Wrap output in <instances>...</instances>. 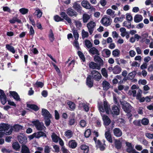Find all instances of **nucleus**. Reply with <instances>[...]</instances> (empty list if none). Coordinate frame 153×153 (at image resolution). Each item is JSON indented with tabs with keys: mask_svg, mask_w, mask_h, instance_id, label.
I'll return each instance as SVG.
<instances>
[{
	"mask_svg": "<svg viewBox=\"0 0 153 153\" xmlns=\"http://www.w3.org/2000/svg\"><path fill=\"white\" fill-rule=\"evenodd\" d=\"M10 125H1L0 126V138L2 137L4 135L10 134L12 131L11 127Z\"/></svg>",
	"mask_w": 153,
	"mask_h": 153,
	"instance_id": "nucleus-1",
	"label": "nucleus"
},
{
	"mask_svg": "<svg viewBox=\"0 0 153 153\" xmlns=\"http://www.w3.org/2000/svg\"><path fill=\"white\" fill-rule=\"evenodd\" d=\"M91 76L89 75L87 78L86 84L89 88H91L93 86V79H95L96 77V71L94 70L91 72Z\"/></svg>",
	"mask_w": 153,
	"mask_h": 153,
	"instance_id": "nucleus-2",
	"label": "nucleus"
},
{
	"mask_svg": "<svg viewBox=\"0 0 153 153\" xmlns=\"http://www.w3.org/2000/svg\"><path fill=\"white\" fill-rule=\"evenodd\" d=\"M99 109L100 112H104L105 111L107 114H109L110 111V108L108 105L107 102L106 101H104L103 106L102 105H99Z\"/></svg>",
	"mask_w": 153,
	"mask_h": 153,
	"instance_id": "nucleus-3",
	"label": "nucleus"
},
{
	"mask_svg": "<svg viewBox=\"0 0 153 153\" xmlns=\"http://www.w3.org/2000/svg\"><path fill=\"white\" fill-rule=\"evenodd\" d=\"M96 69L99 70L100 67L103 65V61L101 58L97 55H99L98 50L96 49Z\"/></svg>",
	"mask_w": 153,
	"mask_h": 153,
	"instance_id": "nucleus-4",
	"label": "nucleus"
},
{
	"mask_svg": "<svg viewBox=\"0 0 153 153\" xmlns=\"http://www.w3.org/2000/svg\"><path fill=\"white\" fill-rule=\"evenodd\" d=\"M107 131L105 132V137L107 140L110 143H112V137L110 132V128H108L109 125H105Z\"/></svg>",
	"mask_w": 153,
	"mask_h": 153,
	"instance_id": "nucleus-5",
	"label": "nucleus"
},
{
	"mask_svg": "<svg viewBox=\"0 0 153 153\" xmlns=\"http://www.w3.org/2000/svg\"><path fill=\"white\" fill-rule=\"evenodd\" d=\"M111 20L108 16L103 17L101 20V22L105 26H108L110 25L111 23Z\"/></svg>",
	"mask_w": 153,
	"mask_h": 153,
	"instance_id": "nucleus-6",
	"label": "nucleus"
},
{
	"mask_svg": "<svg viewBox=\"0 0 153 153\" xmlns=\"http://www.w3.org/2000/svg\"><path fill=\"white\" fill-rule=\"evenodd\" d=\"M122 108L126 112H131L132 107L129 103L125 101L122 103Z\"/></svg>",
	"mask_w": 153,
	"mask_h": 153,
	"instance_id": "nucleus-7",
	"label": "nucleus"
},
{
	"mask_svg": "<svg viewBox=\"0 0 153 153\" xmlns=\"http://www.w3.org/2000/svg\"><path fill=\"white\" fill-rule=\"evenodd\" d=\"M0 99L1 103L4 105L7 102V99L4 91L0 89Z\"/></svg>",
	"mask_w": 153,
	"mask_h": 153,
	"instance_id": "nucleus-8",
	"label": "nucleus"
},
{
	"mask_svg": "<svg viewBox=\"0 0 153 153\" xmlns=\"http://www.w3.org/2000/svg\"><path fill=\"white\" fill-rule=\"evenodd\" d=\"M18 139L19 142L23 145L25 144L27 142V137L23 134L22 135L19 136Z\"/></svg>",
	"mask_w": 153,
	"mask_h": 153,
	"instance_id": "nucleus-9",
	"label": "nucleus"
},
{
	"mask_svg": "<svg viewBox=\"0 0 153 153\" xmlns=\"http://www.w3.org/2000/svg\"><path fill=\"white\" fill-rule=\"evenodd\" d=\"M95 25L96 24L95 22L92 21H91L87 24V27L90 34H91L92 33L94 28Z\"/></svg>",
	"mask_w": 153,
	"mask_h": 153,
	"instance_id": "nucleus-10",
	"label": "nucleus"
},
{
	"mask_svg": "<svg viewBox=\"0 0 153 153\" xmlns=\"http://www.w3.org/2000/svg\"><path fill=\"white\" fill-rule=\"evenodd\" d=\"M79 107L80 109L83 108L86 111H88L89 110L88 104L83 102H80L79 105Z\"/></svg>",
	"mask_w": 153,
	"mask_h": 153,
	"instance_id": "nucleus-11",
	"label": "nucleus"
},
{
	"mask_svg": "<svg viewBox=\"0 0 153 153\" xmlns=\"http://www.w3.org/2000/svg\"><path fill=\"white\" fill-rule=\"evenodd\" d=\"M114 144L115 148L117 150L120 149L122 146V143L119 139H115Z\"/></svg>",
	"mask_w": 153,
	"mask_h": 153,
	"instance_id": "nucleus-12",
	"label": "nucleus"
},
{
	"mask_svg": "<svg viewBox=\"0 0 153 153\" xmlns=\"http://www.w3.org/2000/svg\"><path fill=\"white\" fill-rule=\"evenodd\" d=\"M42 114L44 117V118L52 117V115L50 114L49 112L47 110L45 109H42Z\"/></svg>",
	"mask_w": 153,
	"mask_h": 153,
	"instance_id": "nucleus-13",
	"label": "nucleus"
},
{
	"mask_svg": "<svg viewBox=\"0 0 153 153\" xmlns=\"http://www.w3.org/2000/svg\"><path fill=\"white\" fill-rule=\"evenodd\" d=\"M111 113L113 115H118L120 113V110L116 105H114L111 111Z\"/></svg>",
	"mask_w": 153,
	"mask_h": 153,
	"instance_id": "nucleus-14",
	"label": "nucleus"
},
{
	"mask_svg": "<svg viewBox=\"0 0 153 153\" xmlns=\"http://www.w3.org/2000/svg\"><path fill=\"white\" fill-rule=\"evenodd\" d=\"M10 94L14 98V99L16 101H20L21 99L19 96L18 94L15 91H10Z\"/></svg>",
	"mask_w": 153,
	"mask_h": 153,
	"instance_id": "nucleus-15",
	"label": "nucleus"
},
{
	"mask_svg": "<svg viewBox=\"0 0 153 153\" xmlns=\"http://www.w3.org/2000/svg\"><path fill=\"white\" fill-rule=\"evenodd\" d=\"M114 135L117 137H119L122 136V132L119 128H115L113 130Z\"/></svg>",
	"mask_w": 153,
	"mask_h": 153,
	"instance_id": "nucleus-16",
	"label": "nucleus"
},
{
	"mask_svg": "<svg viewBox=\"0 0 153 153\" xmlns=\"http://www.w3.org/2000/svg\"><path fill=\"white\" fill-rule=\"evenodd\" d=\"M121 71V68L118 65H116L113 67V73L114 74H120Z\"/></svg>",
	"mask_w": 153,
	"mask_h": 153,
	"instance_id": "nucleus-17",
	"label": "nucleus"
},
{
	"mask_svg": "<svg viewBox=\"0 0 153 153\" xmlns=\"http://www.w3.org/2000/svg\"><path fill=\"white\" fill-rule=\"evenodd\" d=\"M102 53V56L106 57H109L111 53L110 51L107 49H104Z\"/></svg>",
	"mask_w": 153,
	"mask_h": 153,
	"instance_id": "nucleus-18",
	"label": "nucleus"
},
{
	"mask_svg": "<svg viewBox=\"0 0 153 153\" xmlns=\"http://www.w3.org/2000/svg\"><path fill=\"white\" fill-rule=\"evenodd\" d=\"M60 15L61 17L63 18V19H65L69 23L71 24V19L68 17L67 15L65 12H61L60 13Z\"/></svg>",
	"mask_w": 153,
	"mask_h": 153,
	"instance_id": "nucleus-19",
	"label": "nucleus"
},
{
	"mask_svg": "<svg viewBox=\"0 0 153 153\" xmlns=\"http://www.w3.org/2000/svg\"><path fill=\"white\" fill-rule=\"evenodd\" d=\"M82 7L86 9H89L91 8V4L87 0H84L81 3Z\"/></svg>",
	"mask_w": 153,
	"mask_h": 153,
	"instance_id": "nucleus-20",
	"label": "nucleus"
},
{
	"mask_svg": "<svg viewBox=\"0 0 153 153\" xmlns=\"http://www.w3.org/2000/svg\"><path fill=\"white\" fill-rule=\"evenodd\" d=\"M103 89L105 90H108L110 87L111 85L109 83L106 81H104L102 83Z\"/></svg>",
	"mask_w": 153,
	"mask_h": 153,
	"instance_id": "nucleus-21",
	"label": "nucleus"
},
{
	"mask_svg": "<svg viewBox=\"0 0 153 153\" xmlns=\"http://www.w3.org/2000/svg\"><path fill=\"white\" fill-rule=\"evenodd\" d=\"M68 145L70 148L75 149L76 147L77 144L75 140H72L69 142Z\"/></svg>",
	"mask_w": 153,
	"mask_h": 153,
	"instance_id": "nucleus-22",
	"label": "nucleus"
},
{
	"mask_svg": "<svg viewBox=\"0 0 153 153\" xmlns=\"http://www.w3.org/2000/svg\"><path fill=\"white\" fill-rule=\"evenodd\" d=\"M143 19L142 16L139 14L136 15L134 18V21L136 23H138L141 21Z\"/></svg>",
	"mask_w": 153,
	"mask_h": 153,
	"instance_id": "nucleus-23",
	"label": "nucleus"
},
{
	"mask_svg": "<svg viewBox=\"0 0 153 153\" xmlns=\"http://www.w3.org/2000/svg\"><path fill=\"white\" fill-rule=\"evenodd\" d=\"M102 119L105 124H109L111 123V120L106 115H104L102 116Z\"/></svg>",
	"mask_w": 153,
	"mask_h": 153,
	"instance_id": "nucleus-24",
	"label": "nucleus"
},
{
	"mask_svg": "<svg viewBox=\"0 0 153 153\" xmlns=\"http://www.w3.org/2000/svg\"><path fill=\"white\" fill-rule=\"evenodd\" d=\"M123 26L127 27L128 29L130 28H133L134 27V26L133 25H131V23L130 21H125L123 23Z\"/></svg>",
	"mask_w": 153,
	"mask_h": 153,
	"instance_id": "nucleus-25",
	"label": "nucleus"
},
{
	"mask_svg": "<svg viewBox=\"0 0 153 153\" xmlns=\"http://www.w3.org/2000/svg\"><path fill=\"white\" fill-rule=\"evenodd\" d=\"M35 138H39L42 136H46L45 134L42 131H39L33 133Z\"/></svg>",
	"mask_w": 153,
	"mask_h": 153,
	"instance_id": "nucleus-26",
	"label": "nucleus"
},
{
	"mask_svg": "<svg viewBox=\"0 0 153 153\" xmlns=\"http://www.w3.org/2000/svg\"><path fill=\"white\" fill-rule=\"evenodd\" d=\"M73 134V132L70 130H68L65 131V135L67 138H70L71 137Z\"/></svg>",
	"mask_w": 153,
	"mask_h": 153,
	"instance_id": "nucleus-27",
	"label": "nucleus"
},
{
	"mask_svg": "<svg viewBox=\"0 0 153 153\" xmlns=\"http://www.w3.org/2000/svg\"><path fill=\"white\" fill-rule=\"evenodd\" d=\"M81 149L83 151L84 153H88L89 150V147L85 145H82L80 146Z\"/></svg>",
	"mask_w": 153,
	"mask_h": 153,
	"instance_id": "nucleus-28",
	"label": "nucleus"
},
{
	"mask_svg": "<svg viewBox=\"0 0 153 153\" xmlns=\"http://www.w3.org/2000/svg\"><path fill=\"white\" fill-rule=\"evenodd\" d=\"M51 137L53 141L56 143H57L58 142L60 138L56 134L54 133H53L52 134Z\"/></svg>",
	"mask_w": 153,
	"mask_h": 153,
	"instance_id": "nucleus-29",
	"label": "nucleus"
},
{
	"mask_svg": "<svg viewBox=\"0 0 153 153\" xmlns=\"http://www.w3.org/2000/svg\"><path fill=\"white\" fill-rule=\"evenodd\" d=\"M67 13L68 15L71 16H76V13L71 8H68L67 10Z\"/></svg>",
	"mask_w": 153,
	"mask_h": 153,
	"instance_id": "nucleus-30",
	"label": "nucleus"
},
{
	"mask_svg": "<svg viewBox=\"0 0 153 153\" xmlns=\"http://www.w3.org/2000/svg\"><path fill=\"white\" fill-rule=\"evenodd\" d=\"M126 151L128 153H139L134 149V147L133 146L127 148L126 149Z\"/></svg>",
	"mask_w": 153,
	"mask_h": 153,
	"instance_id": "nucleus-31",
	"label": "nucleus"
},
{
	"mask_svg": "<svg viewBox=\"0 0 153 153\" xmlns=\"http://www.w3.org/2000/svg\"><path fill=\"white\" fill-rule=\"evenodd\" d=\"M97 147L99 148L100 150L101 151H102L105 149V147L103 146V145H102V143L99 140H97Z\"/></svg>",
	"mask_w": 153,
	"mask_h": 153,
	"instance_id": "nucleus-32",
	"label": "nucleus"
},
{
	"mask_svg": "<svg viewBox=\"0 0 153 153\" xmlns=\"http://www.w3.org/2000/svg\"><path fill=\"white\" fill-rule=\"evenodd\" d=\"M6 48L7 50L13 53H15V50L14 47L10 45L9 44H7L6 45Z\"/></svg>",
	"mask_w": 153,
	"mask_h": 153,
	"instance_id": "nucleus-33",
	"label": "nucleus"
},
{
	"mask_svg": "<svg viewBox=\"0 0 153 153\" xmlns=\"http://www.w3.org/2000/svg\"><path fill=\"white\" fill-rule=\"evenodd\" d=\"M36 11L34 14L37 16L38 18H40L42 15V12L41 10L38 8H36Z\"/></svg>",
	"mask_w": 153,
	"mask_h": 153,
	"instance_id": "nucleus-34",
	"label": "nucleus"
},
{
	"mask_svg": "<svg viewBox=\"0 0 153 153\" xmlns=\"http://www.w3.org/2000/svg\"><path fill=\"white\" fill-rule=\"evenodd\" d=\"M21 152L22 153H30L28 148L25 145L22 146Z\"/></svg>",
	"mask_w": 153,
	"mask_h": 153,
	"instance_id": "nucleus-35",
	"label": "nucleus"
},
{
	"mask_svg": "<svg viewBox=\"0 0 153 153\" xmlns=\"http://www.w3.org/2000/svg\"><path fill=\"white\" fill-rule=\"evenodd\" d=\"M106 14L110 16L112 18H114L115 16V12L113 11L111 9H108L106 11Z\"/></svg>",
	"mask_w": 153,
	"mask_h": 153,
	"instance_id": "nucleus-36",
	"label": "nucleus"
},
{
	"mask_svg": "<svg viewBox=\"0 0 153 153\" xmlns=\"http://www.w3.org/2000/svg\"><path fill=\"white\" fill-rule=\"evenodd\" d=\"M125 18V16L123 15H121L120 17H116L114 20V22L115 23H117L119 22H122Z\"/></svg>",
	"mask_w": 153,
	"mask_h": 153,
	"instance_id": "nucleus-37",
	"label": "nucleus"
},
{
	"mask_svg": "<svg viewBox=\"0 0 153 153\" xmlns=\"http://www.w3.org/2000/svg\"><path fill=\"white\" fill-rule=\"evenodd\" d=\"M73 7L74 9L78 11H79L81 10V7L80 5L78 4L77 2H75L74 3Z\"/></svg>",
	"mask_w": 153,
	"mask_h": 153,
	"instance_id": "nucleus-38",
	"label": "nucleus"
},
{
	"mask_svg": "<svg viewBox=\"0 0 153 153\" xmlns=\"http://www.w3.org/2000/svg\"><path fill=\"white\" fill-rule=\"evenodd\" d=\"M120 51L118 49H116L112 52V55L114 57H117L119 56Z\"/></svg>",
	"mask_w": 153,
	"mask_h": 153,
	"instance_id": "nucleus-39",
	"label": "nucleus"
},
{
	"mask_svg": "<svg viewBox=\"0 0 153 153\" xmlns=\"http://www.w3.org/2000/svg\"><path fill=\"white\" fill-rule=\"evenodd\" d=\"M67 104L70 108V110H73L75 109V105L74 102L69 101L68 102Z\"/></svg>",
	"mask_w": 153,
	"mask_h": 153,
	"instance_id": "nucleus-40",
	"label": "nucleus"
},
{
	"mask_svg": "<svg viewBox=\"0 0 153 153\" xmlns=\"http://www.w3.org/2000/svg\"><path fill=\"white\" fill-rule=\"evenodd\" d=\"M72 32L75 39L77 40L79 37V35L76 30L74 28L72 29Z\"/></svg>",
	"mask_w": 153,
	"mask_h": 153,
	"instance_id": "nucleus-41",
	"label": "nucleus"
},
{
	"mask_svg": "<svg viewBox=\"0 0 153 153\" xmlns=\"http://www.w3.org/2000/svg\"><path fill=\"white\" fill-rule=\"evenodd\" d=\"M27 106L35 111H37L39 109L38 107L35 105L27 104Z\"/></svg>",
	"mask_w": 153,
	"mask_h": 153,
	"instance_id": "nucleus-42",
	"label": "nucleus"
},
{
	"mask_svg": "<svg viewBox=\"0 0 153 153\" xmlns=\"http://www.w3.org/2000/svg\"><path fill=\"white\" fill-rule=\"evenodd\" d=\"M27 28L29 29V34L30 35L33 36L35 33V31L33 27L27 24Z\"/></svg>",
	"mask_w": 153,
	"mask_h": 153,
	"instance_id": "nucleus-43",
	"label": "nucleus"
},
{
	"mask_svg": "<svg viewBox=\"0 0 153 153\" xmlns=\"http://www.w3.org/2000/svg\"><path fill=\"white\" fill-rule=\"evenodd\" d=\"M13 149L16 151H18L20 148V146L18 142H14L12 145Z\"/></svg>",
	"mask_w": 153,
	"mask_h": 153,
	"instance_id": "nucleus-44",
	"label": "nucleus"
},
{
	"mask_svg": "<svg viewBox=\"0 0 153 153\" xmlns=\"http://www.w3.org/2000/svg\"><path fill=\"white\" fill-rule=\"evenodd\" d=\"M44 85V84L43 82L37 81L34 85L35 87L42 88L43 86Z\"/></svg>",
	"mask_w": 153,
	"mask_h": 153,
	"instance_id": "nucleus-45",
	"label": "nucleus"
},
{
	"mask_svg": "<svg viewBox=\"0 0 153 153\" xmlns=\"http://www.w3.org/2000/svg\"><path fill=\"white\" fill-rule=\"evenodd\" d=\"M90 16L88 15L87 14H84L83 16V20L84 22L85 23L87 22L90 19Z\"/></svg>",
	"mask_w": 153,
	"mask_h": 153,
	"instance_id": "nucleus-46",
	"label": "nucleus"
},
{
	"mask_svg": "<svg viewBox=\"0 0 153 153\" xmlns=\"http://www.w3.org/2000/svg\"><path fill=\"white\" fill-rule=\"evenodd\" d=\"M19 11L22 14L25 15L28 13V10L27 9L23 8L20 9Z\"/></svg>",
	"mask_w": 153,
	"mask_h": 153,
	"instance_id": "nucleus-47",
	"label": "nucleus"
},
{
	"mask_svg": "<svg viewBox=\"0 0 153 153\" xmlns=\"http://www.w3.org/2000/svg\"><path fill=\"white\" fill-rule=\"evenodd\" d=\"M77 53L81 59H82L83 62H85V58L83 53L79 51H78Z\"/></svg>",
	"mask_w": 153,
	"mask_h": 153,
	"instance_id": "nucleus-48",
	"label": "nucleus"
},
{
	"mask_svg": "<svg viewBox=\"0 0 153 153\" xmlns=\"http://www.w3.org/2000/svg\"><path fill=\"white\" fill-rule=\"evenodd\" d=\"M88 65L90 69H94L96 68V63L93 62H90Z\"/></svg>",
	"mask_w": 153,
	"mask_h": 153,
	"instance_id": "nucleus-49",
	"label": "nucleus"
},
{
	"mask_svg": "<svg viewBox=\"0 0 153 153\" xmlns=\"http://www.w3.org/2000/svg\"><path fill=\"white\" fill-rule=\"evenodd\" d=\"M85 46L88 48H90L92 46V44L91 42L88 40H86L85 41Z\"/></svg>",
	"mask_w": 153,
	"mask_h": 153,
	"instance_id": "nucleus-50",
	"label": "nucleus"
},
{
	"mask_svg": "<svg viewBox=\"0 0 153 153\" xmlns=\"http://www.w3.org/2000/svg\"><path fill=\"white\" fill-rule=\"evenodd\" d=\"M82 39H84L88 37V33L87 32H86L84 30H82Z\"/></svg>",
	"mask_w": 153,
	"mask_h": 153,
	"instance_id": "nucleus-51",
	"label": "nucleus"
},
{
	"mask_svg": "<svg viewBox=\"0 0 153 153\" xmlns=\"http://www.w3.org/2000/svg\"><path fill=\"white\" fill-rule=\"evenodd\" d=\"M77 40H75L74 41L73 43V45L77 50H79L80 49V48L79 47V44Z\"/></svg>",
	"mask_w": 153,
	"mask_h": 153,
	"instance_id": "nucleus-52",
	"label": "nucleus"
},
{
	"mask_svg": "<svg viewBox=\"0 0 153 153\" xmlns=\"http://www.w3.org/2000/svg\"><path fill=\"white\" fill-rule=\"evenodd\" d=\"M135 76V73L134 72H133L129 73L128 76V79H132Z\"/></svg>",
	"mask_w": 153,
	"mask_h": 153,
	"instance_id": "nucleus-53",
	"label": "nucleus"
},
{
	"mask_svg": "<svg viewBox=\"0 0 153 153\" xmlns=\"http://www.w3.org/2000/svg\"><path fill=\"white\" fill-rule=\"evenodd\" d=\"M36 127L39 130H44L45 127L44 125H35Z\"/></svg>",
	"mask_w": 153,
	"mask_h": 153,
	"instance_id": "nucleus-54",
	"label": "nucleus"
},
{
	"mask_svg": "<svg viewBox=\"0 0 153 153\" xmlns=\"http://www.w3.org/2000/svg\"><path fill=\"white\" fill-rule=\"evenodd\" d=\"M91 134V130L89 129H87L85 132L84 135L85 137H88Z\"/></svg>",
	"mask_w": 153,
	"mask_h": 153,
	"instance_id": "nucleus-55",
	"label": "nucleus"
},
{
	"mask_svg": "<svg viewBox=\"0 0 153 153\" xmlns=\"http://www.w3.org/2000/svg\"><path fill=\"white\" fill-rule=\"evenodd\" d=\"M49 39L51 42H53L54 40V37L53 33L51 30L49 36Z\"/></svg>",
	"mask_w": 153,
	"mask_h": 153,
	"instance_id": "nucleus-56",
	"label": "nucleus"
},
{
	"mask_svg": "<svg viewBox=\"0 0 153 153\" xmlns=\"http://www.w3.org/2000/svg\"><path fill=\"white\" fill-rule=\"evenodd\" d=\"M54 20L57 22L62 21L63 20V19L61 18L60 17L57 15L55 16H54Z\"/></svg>",
	"mask_w": 153,
	"mask_h": 153,
	"instance_id": "nucleus-57",
	"label": "nucleus"
},
{
	"mask_svg": "<svg viewBox=\"0 0 153 153\" xmlns=\"http://www.w3.org/2000/svg\"><path fill=\"white\" fill-rule=\"evenodd\" d=\"M136 90H130L129 91L128 94L129 95H132L134 97H135L136 96Z\"/></svg>",
	"mask_w": 153,
	"mask_h": 153,
	"instance_id": "nucleus-58",
	"label": "nucleus"
},
{
	"mask_svg": "<svg viewBox=\"0 0 153 153\" xmlns=\"http://www.w3.org/2000/svg\"><path fill=\"white\" fill-rule=\"evenodd\" d=\"M142 91L141 90L139 89V91H138L137 94L136 95V98L138 100L141 97Z\"/></svg>",
	"mask_w": 153,
	"mask_h": 153,
	"instance_id": "nucleus-59",
	"label": "nucleus"
},
{
	"mask_svg": "<svg viewBox=\"0 0 153 153\" xmlns=\"http://www.w3.org/2000/svg\"><path fill=\"white\" fill-rule=\"evenodd\" d=\"M14 127L15 131H18L22 129V126L20 125H14Z\"/></svg>",
	"mask_w": 153,
	"mask_h": 153,
	"instance_id": "nucleus-60",
	"label": "nucleus"
},
{
	"mask_svg": "<svg viewBox=\"0 0 153 153\" xmlns=\"http://www.w3.org/2000/svg\"><path fill=\"white\" fill-rule=\"evenodd\" d=\"M76 27L78 28H79L82 26V24L80 22L78 21H74V22Z\"/></svg>",
	"mask_w": 153,
	"mask_h": 153,
	"instance_id": "nucleus-61",
	"label": "nucleus"
},
{
	"mask_svg": "<svg viewBox=\"0 0 153 153\" xmlns=\"http://www.w3.org/2000/svg\"><path fill=\"white\" fill-rule=\"evenodd\" d=\"M89 52L92 55H94L96 53V48L93 47L90 49Z\"/></svg>",
	"mask_w": 153,
	"mask_h": 153,
	"instance_id": "nucleus-62",
	"label": "nucleus"
},
{
	"mask_svg": "<svg viewBox=\"0 0 153 153\" xmlns=\"http://www.w3.org/2000/svg\"><path fill=\"white\" fill-rule=\"evenodd\" d=\"M53 147L55 152H59L60 148L58 146L55 145L53 146Z\"/></svg>",
	"mask_w": 153,
	"mask_h": 153,
	"instance_id": "nucleus-63",
	"label": "nucleus"
},
{
	"mask_svg": "<svg viewBox=\"0 0 153 153\" xmlns=\"http://www.w3.org/2000/svg\"><path fill=\"white\" fill-rule=\"evenodd\" d=\"M61 150L63 153H70L69 151L65 146L62 147Z\"/></svg>",
	"mask_w": 153,
	"mask_h": 153,
	"instance_id": "nucleus-64",
	"label": "nucleus"
}]
</instances>
